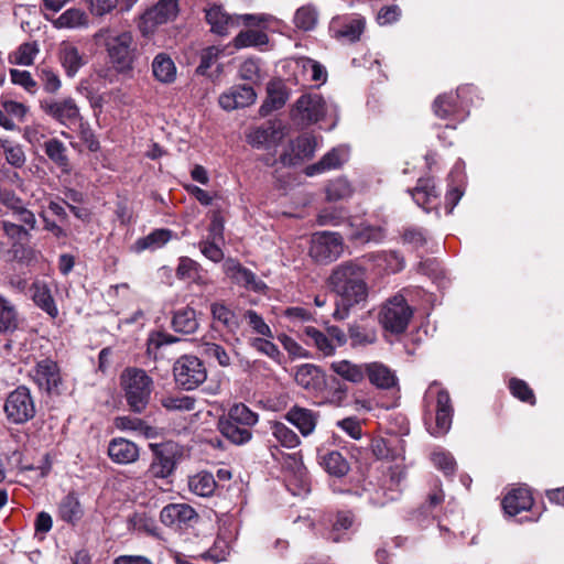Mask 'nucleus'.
<instances>
[{"instance_id":"obj_1","label":"nucleus","mask_w":564,"mask_h":564,"mask_svg":"<svg viewBox=\"0 0 564 564\" xmlns=\"http://www.w3.org/2000/svg\"><path fill=\"white\" fill-rule=\"evenodd\" d=\"M328 285L338 297L333 313L337 321L347 318L350 308L366 302L368 296L366 270L356 261L336 265L328 278Z\"/></svg>"},{"instance_id":"obj_2","label":"nucleus","mask_w":564,"mask_h":564,"mask_svg":"<svg viewBox=\"0 0 564 564\" xmlns=\"http://www.w3.org/2000/svg\"><path fill=\"white\" fill-rule=\"evenodd\" d=\"M95 41L106 47L110 62L119 73L132 70L137 57V46L131 32H115L110 28L100 29Z\"/></svg>"},{"instance_id":"obj_3","label":"nucleus","mask_w":564,"mask_h":564,"mask_svg":"<svg viewBox=\"0 0 564 564\" xmlns=\"http://www.w3.org/2000/svg\"><path fill=\"white\" fill-rule=\"evenodd\" d=\"M120 384L130 410L142 413L153 391V380L145 370L129 367L120 376Z\"/></svg>"},{"instance_id":"obj_4","label":"nucleus","mask_w":564,"mask_h":564,"mask_svg":"<svg viewBox=\"0 0 564 564\" xmlns=\"http://www.w3.org/2000/svg\"><path fill=\"white\" fill-rule=\"evenodd\" d=\"M413 308L403 295L397 294L384 302L379 312V323L382 328L392 334H403L413 317Z\"/></svg>"},{"instance_id":"obj_5","label":"nucleus","mask_w":564,"mask_h":564,"mask_svg":"<svg viewBox=\"0 0 564 564\" xmlns=\"http://www.w3.org/2000/svg\"><path fill=\"white\" fill-rule=\"evenodd\" d=\"M424 402L429 409L435 404V427L431 431V434L434 436L445 435L452 426L454 413L448 392L437 382H433L425 392Z\"/></svg>"},{"instance_id":"obj_6","label":"nucleus","mask_w":564,"mask_h":564,"mask_svg":"<svg viewBox=\"0 0 564 564\" xmlns=\"http://www.w3.org/2000/svg\"><path fill=\"white\" fill-rule=\"evenodd\" d=\"M344 252V239L338 232L317 231L311 237L310 257L319 264L337 260Z\"/></svg>"},{"instance_id":"obj_7","label":"nucleus","mask_w":564,"mask_h":564,"mask_svg":"<svg viewBox=\"0 0 564 564\" xmlns=\"http://www.w3.org/2000/svg\"><path fill=\"white\" fill-rule=\"evenodd\" d=\"M175 382L184 390H194L207 378L203 361L193 355L181 356L173 366Z\"/></svg>"},{"instance_id":"obj_8","label":"nucleus","mask_w":564,"mask_h":564,"mask_svg":"<svg viewBox=\"0 0 564 564\" xmlns=\"http://www.w3.org/2000/svg\"><path fill=\"white\" fill-rule=\"evenodd\" d=\"M4 413L13 424H23L34 417L35 404L26 387H18L8 394L4 402Z\"/></svg>"},{"instance_id":"obj_9","label":"nucleus","mask_w":564,"mask_h":564,"mask_svg":"<svg viewBox=\"0 0 564 564\" xmlns=\"http://www.w3.org/2000/svg\"><path fill=\"white\" fill-rule=\"evenodd\" d=\"M326 115V102L318 94L302 95L295 102L291 116L301 126H310Z\"/></svg>"},{"instance_id":"obj_10","label":"nucleus","mask_w":564,"mask_h":564,"mask_svg":"<svg viewBox=\"0 0 564 564\" xmlns=\"http://www.w3.org/2000/svg\"><path fill=\"white\" fill-rule=\"evenodd\" d=\"M178 13V0H159L141 17L139 29L143 35L154 32L155 28L173 21Z\"/></svg>"},{"instance_id":"obj_11","label":"nucleus","mask_w":564,"mask_h":564,"mask_svg":"<svg viewBox=\"0 0 564 564\" xmlns=\"http://www.w3.org/2000/svg\"><path fill=\"white\" fill-rule=\"evenodd\" d=\"M30 377L41 391L48 394L59 393L62 376L56 361L50 358L37 361L30 370Z\"/></svg>"},{"instance_id":"obj_12","label":"nucleus","mask_w":564,"mask_h":564,"mask_svg":"<svg viewBox=\"0 0 564 564\" xmlns=\"http://www.w3.org/2000/svg\"><path fill=\"white\" fill-rule=\"evenodd\" d=\"M41 109L65 127H70L80 119L79 108L70 97L63 99H45L41 101Z\"/></svg>"},{"instance_id":"obj_13","label":"nucleus","mask_w":564,"mask_h":564,"mask_svg":"<svg viewBox=\"0 0 564 564\" xmlns=\"http://www.w3.org/2000/svg\"><path fill=\"white\" fill-rule=\"evenodd\" d=\"M316 140L314 137L302 135L291 142L288 150H285L280 161L283 165H296L303 160L311 159L315 152Z\"/></svg>"},{"instance_id":"obj_14","label":"nucleus","mask_w":564,"mask_h":564,"mask_svg":"<svg viewBox=\"0 0 564 564\" xmlns=\"http://www.w3.org/2000/svg\"><path fill=\"white\" fill-rule=\"evenodd\" d=\"M295 382L311 393H318L326 387L324 371L312 364H304L296 368L294 373Z\"/></svg>"},{"instance_id":"obj_15","label":"nucleus","mask_w":564,"mask_h":564,"mask_svg":"<svg viewBox=\"0 0 564 564\" xmlns=\"http://www.w3.org/2000/svg\"><path fill=\"white\" fill-rule=\"evenodd\" d=\"M0 203L12 212V216L25 224L29 228L36 229V217L28 209L23 200L11 189L0 188Z\"/></svg>"},{"instance_id":"obj_16","label":"nucleus","mask_w":564,"mask_h":564,"mask_svg":"<svg viewBox=\"0 0 564 564\" xmlns=\"http://www.w3.org/2000/svg\"><path fill=\"white\" fill-rule=\"evenodd\" d=\"M29 107L23 102L9 99L7 97L0 98V127L8 131L18 130V122H24Z\"/></svg>"},{"instance_id":"obj_17","label":"nucleus","mask_w":564,"mask_h":564,"mask_svg":"<svg viewBox=\"0 0 564 564\" xmlns=\"http://www.w3.org/2000/svg\"><path fill=\"white\" fill-rule=\"evenodd\" d=\"M256 93L251 86H234L219 97V105L225 110H235L250 106L256 100Z\"/></svg>"},{"instance_id":"obj_18","label":"nucleus","mask_w":564,"mask_h":564,"mask_svg":"<svg viewBox=\"0 0 564 564\" xmlns=\"http://www.w3.org/2000/svg\"><path fill=\"white\" fill-rule=\"evenodd\" d=\"M318 417L317 412L299 405L292 406L285 413V420L294 425L304 437L315 431Z\"/></svg>"},{"instance_id":"obj_19","label":"nucleus","mask_w":564,"mask_h":564,"mask_svg":"<svg viewBox=\"0 0 564 564\" xmlns=\"http://www.w3.org/2000/svg\"><path fill=\"white\" fill-rule=\"evenodd\" d=\"M196 517V511L186 503L167 505L160 513L162 523L172 528H182V525L187 524Z\"/></svg>"},{"instance_id":"obj_20","label":"nucleus","mask_w":564,"mask_h":564,"mask_svg":"<svg viewBox=\"0 0 564 564\" xmlns=\"http://www.w3.org/2000/svg\"><path fill=\"white\" fill-rule=\"evenodd\" d=\"M175 469V451L165 445L154 449V458L149 467V474L154 478H166Z\"/></svg>"},{"instance_id":"obj_21","label":"nucleus","mask_w":564,"mask_h":564,"mask_svg":"<svg viewBox=\"0 0 564 564\" xmlns=\"http://www.w3.org/2000/svg\"><path fill=\"white\" fill-rule=\"evenodd\" d=\"M364 29L365 20L359 17L345 19L343 22L339 19H334L330 24L334 36L347 43L358 41Z\"/></svg>"},{"instance_id":"obj_22","label":"nucleus","mask_w":564,"mask_h":564,"mask_svg":"<svg viewBox=\"0 0 564 564\" xmlns=\"http://www.w3.org/2000/svg\"><path fill=\"white\" fill-rule=\"evenodd\" d=\"M366 376L370 383L378 389L390 390L398 387V378L394 371L382 362L366 364Z\"/></svg>"},{"instance_id":"obj_23","label":"nucleus","mask_w":564,"mask_h":564,"mask_svg":"<svg viewBox=\"0 0 564 564\" xmlns=\"http://www.w3.org/2000/svg\"><path fill=\"white\" fill-rule=\"evenodd\" d=\"M108 455L113 463L127 465L139 458V447L131 441L118 437L110 441Z\"/></svg>"},{"instance_id":"obj_24","label":"nucleus","mask_w":564,"mask_h":564,"mask_svg":"<svg viewBox=\"0 0 564 564\" xmlns=\"http://www.w3.org/2000/svg\"><path fill=\"white\" fill-rule=\"evenodd\" d=\"M348 156L349 149L346 145L334 148L327 152L317 163L307 166L306 174L308 176H313L325 171L337 169L348 160Z\"/></svg>"},{"instance_id":"obj_25","label":"nucleus","mask_w":564,"mask_h":564,"mask_svg":"<svg viewBox=\"0 0 564 564\" xmlns=\"http://www.w3.org/2000/svg\"><path fill=\"white\" fill-rule=\"evenodd\" d=\"M58 58L68 77H74L86 64V57L69 42H63L58 48Z\"/></svg>"},{"instance_id":"obj_26","label":"nucleus","mask_w":564,"mask_h":564,"mask_svg":"<svg viewBox=\"0 0 564 564\" xmlns=\"http://www.w3.org/2000/svg\"><path fill=\"white\" fill-rule=\"evenodd\" d=\"M226 270L236 283L245 286L246 289L260 292L265 288L264 282L259 280L252 271L236 261H227Z\"/></svg>"},{"instance_id":"obj_27","label":"nucleus","mask_w":564,"mask_h":564,"mask_svg":"<svg viewBox=\"0 0 564 564\" xmlns=\"http://www.w3.org/2000/svg\"><path fill=\"white\" fill-rule=\"evenodd\" d=\"M268 97L260 107V115L265 117L273 110L282 108L288 98L289 93L285 85L281 80H272L267 87Z\"/></svg>"},{"instance_id":"obj_28","label":"nucleus","mask_w":564,"mask_h":564,"mask_svg":"<svg viewBox=\"0 0 564 564\" xmlns=\"http://www.w3.org/2000/svg\"><path fill=\"white\" fill-rule=\"evenodd\" d=\"M532 503L531 492L524 487L511 490L502 500L503 510L510 516H516L523 510L530 509Z\"/></svg>"},{"instance_id":"obj_29","label":"nucleus","mask_w":564,"mask_h":564,"mask_svg":"<svg viewBox=\"0 0 564 564\" xmlns=\"http://www.w3.org/2000/svg\"><path fill=\"white\" fill-rule=\"evenodd\" d=\"M44 152L62 173L69 174L72 172V164L67 155V148L61 140L52 138L45 141Z\"/></svg>"},{"instance_id":"obj_30","label":"nucleus","mask_w":564,"mask_h":564,"mask_svg":"<svg viewBox=\"0 0 564 564\" xmlns=\"http://www.w3.org/2000/svg\"><path fill=\"white\" fill-rule=\"evenodd\" d=\"M1 227L7 238L11 241L13 254L18 256V248L22 247L24 243H29L31 239V231L33 229L29 228L23 223L17 224L9 220H2Z\"/></svg>"},{"instance_id":"obj_31","label":"nucleus","mask_w":564,"mask_h":564,"mask_svg":"<svg viewBox=\"0 0 564 564\" xmlns=\"http://www.w3.org/2000/svg\"><path fill=\"white\" fill-rule=\"evenodd\" d=\"M330 369L351 383H360L366 377V364L358 365L346 359L333 361Z\"/></svg>"},{"instance_id":"obj_32","label":"nucleus","mask_w":564,"mask_h":564,"mask_svg":"<svg viewBox=\"0 0 564 564\" xmlns=\"http://www.w3.org/2000/svg\"><path fill=\"white\" fill-rule=\"evenodd\" d=\"M172 238V231L170 229H155L149 235L139 238L132 246V250L135 252H142L145 250H156L165 246Z\"/></svg>"},{"instance_id":"obj_33","label":"nucleus","mask_w":564,"mask_h":564,"mask_svg":"<svg viewBox=\"0 0 564 564\" xmlns=\"http://www.w3.org/2000/svg\"><path fill=\"white\" fill-rule=\"evenodd\" d=\"M305 343L314 346L325 357L333 356L336 346L332 343L326 334L313 326H304L302 329Z\"/></svg>"},{"instance_id":"obj_34","label":"nucleus","mask_w":564,"mask_h":564,"mask_svg":"<svg viewBox=\"0 0 564 564\" xmlns=\"http://www.w3.org/2000/svg\"><path fill=\"white\" fill-rule=\"evenodd\" d=\"M32 299L34 303L51 317H56L58 310L46 283L36 281L32 284Z\"/></svg>"},{"instance_id":"obj_35","label":"nucleus","mask_w":564,"mask_h":564,"mask_svg":"<svg viewBox=\"0 0 564 564\" xmlns=\"http://www.w3.org/2000/svg\"><path fill=\"white\" fill-rule=\"evenodd\" d=\"M220 433L236 445H242L251 440V431L241 424L231 422L228 419L219 421Z\"/></svg>"},{"instance_id":"obj_36","label":"nucleus","mask_w":564,"mask_h":564,"mask_svg":"<svg viewBox=\"0 0 564 564\" xmlns=\"http://www.w3.org/2000/svg\"><path fill=\"white\" fill-rule=\"evenodd\" d=\"M172 327L177 333H195L198 328L195 310L188 306L177 310L172 318Z\"/></svg>"},{"instance_id":"obj_37","label":"nucleus","mask_w":564,"mask_h":564,"mask_svg":"<svg viewBox=\"0 0 564 564\" xmlns=\"http://www.w3.org/2000/svg\"><path fill=\"white\" fill-rule=\"evenodd\" d=\"M19 327V313L15 305L0 294V333H13Z\"/></svg>"},{"instance_id":"obj_38","label":"nucleus","mask_w":564,"mask_h":564,"mask_svg":"<svg viewBox=\"0 0 564 564\" xmlns=\"http://www.w3.org/2000/svg\"><path fill=\"white\" fill-rule=\"evenodd\" d=\"M318 459L329 475L343 477L349 471V464L337 451L319 454Z\"/></svg>"},{"instance_id":"obj_39","label":"nucleus","mask_w":564,"mask_h":564,"mask_svg":"<svg viewBox=\"0 0 564 564\" xmlns=\"http://www.w3.org/2000/svg\"><path fill=\"white\" fill-rule=\"evenodd\" d=\"M152 72L154 77L161 83H172L176 77L175 64L165 53H160L154 57Z\"/></svg>"},{"instance_id":"obj_40","label":"nucleus","mask_w":564,"mask_h":564,"mask_svg":"<svg viewBox=\"0 0 564 564\" xmlns=\"http://www.w3.org/2000/svg\"><path fill=\"white\" fill-rule=\"evenodd\" d=\"M414 202L425 209L438 197L434 182L431 178H420L413 191L410 192Z\"/></svg>"},{"instance_id":"obj_41","label":"nucleus","mask_w":564,"mask_h":564,"mask_svg":"<svg viewBox=\"0 0 564 564\" xmlns=\"http://www.w3.org/2000/svg\"><path fill=\"white\" fill-rule=\"evenodd\" d=\"M210 312L214 321L223 325L228 333L235 334L238 330L240 326L238 316L224 303L212 304Z\"/></svg>"},{"instance_id":"obj_42","label":"nucleus","mask_w":564,"mask_h":564,"mask_svg":"<svg viewBox=\"0 0 564 564\" xmlns=\"http://www.w3.org/2000/svg\"><path fill=\"white\" fill-rule=\"evenodd\" d=\"M216 486L213 474L207 471L198 473L188 479L189 490L199 497H210L215 492Z\"/></svg>"},{"instance_id":"obj_43","label":"nucleus","mask_w":564,"mask_h":564,"mask_svg":"<svg viewBox=\"0 0 564 564\" xmlns=\"http://www.w3.org/2000/svg\"><path fill=\"white\" fill-rule=\"evenodd\" d=\"M206 21L212 28L214 33L225 35L228 32L229 25L234 24V20L229 17L221 7L213 6L205 10Z\"/></svg>"},{"instance_id":"obj_44","label":"nucleus","mask_w":564,"mask_h":564,"mask_svg":"<svg viewBox=\"0 0 564 564\" xmlns=\"http://www.w3.org/2000/svg\"><path fill=\"white\" fill-rule=\"evenodd\" d=\"M59 518L67 523H76L83 517V509L76 496H65L58 507Z\"/></svg>"},{"instance_id":"obj_45","label":"nucleus","mask_w":564,"mask_h":564,"mask_svg":"<svg viewBox=\"0 0 564 564\" xmlns=\"http://www.w3.org/2000/svg\"><path fill=\"white\" fill-rule=\"evenodd\" d=\"M458 91L456 94L449 93L440 95L433 104L434 113L442 119L455 115L458 109Z\"/></svg>"},{"instance_id":"obj_46","label":"nucleus","mask_w":564,"mask_h":564,"mask_svg":"<svg viewBox=\"0 0 564 564\" xmlns=\"http://www.w3.org/2000/svg\"><path fill=\"white\" fill-rule=\"evenodd\" d=\"M0 148L4 153L6 161L13 167L19 169L25 164L26 155L21 144L3 139L0 140Z\"/></svg>"},{"instance_id":"obj_47","label":"nucleus","mask_w":564,"mask_h":564,"mask_svg":"<svg viewBox=\"0 0 564 564\" xmlns=\"http://www.w3.org/2000/svg\"><path fill=\"white\" fill-rule=\"evenodd\" d=\"M271 431L274 438L286 448H295L301 443L297 434L282 422H273Z\"/></svg>"},{"instance_id":"obj_48","label":"nucleus","mask_w":564,"mask_h":564,"mask_svg":"<svg viewBox=\"0 0 564 564\" xmlns=\"http://www.w3.org/2000/svg\"><path fill=\"white\" fill-rule=\"evenodd\" d=\"M227 419L231 422L247 426L250 430L251 426L257 424L258 414L252 412L243 403H239L230 408Z\"/></svg>"},{"instance_id":"obj_49","label":"nucleus","mask_w":564,"mask_h":564,"mask_svg":"<svg viewBox=\"0 0 564 564\" xmlns=\"http://www.w3.org/2000/svg\"><path fill=\"white\" fill-rule=\"evenodd\" d=\"M352 195V187L346 178H336L326 187V197L330 202L347 199Z\"/></svg>"},{"instance_id":"obj_50","label":"nucleus","mask_w":564,"mask_h":564,"mask_svg":"<svg viewBox=\"0 0 564 564\" xmlns=\"http://www.w3.org/2000/svg\"><path fill=\"white\" fill-rule=\"evenodd\" d=\"M317 18V12L313 7H301L295 12L294 24L300 30L311 31L315 28Z\"/></svg>"},{"instance_id":"obj_51","label":"nucleus","mask_w":564,"mask_h":564,"mask_svg":"<svg viewBox=\"0 0 564 564\" xmlns=\"http://www.w3.org/2000/svg\"><path fill=\"white\" fill-rule=\"evenodd\" d=\"M267 43V34L257 30L240 32L235 39V44L238 48L247 46H261Z\"/></svg>"},{"instance_id":"obj_52","label":"nucleus","mask_w":564,"mask_h":564,"mask_svg":"<svg viewBox=\"0 0 564 564\" xmlns=\"http://www.w3.org/2000/svg\"><path fill=\"white\" fill-rule=\"evenodd\" d=\"M202 354L209 359H215L221 367H228L231 364L230 357L226 349L216 343L203 344Z\"/></svg>"},{"instance_id":"obj_53","label":"nucleus","mask_w":564,"mask_h":564,"mask_svg":"<svg viewBox=\"0 0 564 564\" xmlns=\"http://www.w3.org/2000/svg\"><path fill=\"white\" fill-rule=\"evenodd\" d=\"M432 462L437 469L444 473L445 476H452L456 471V460L448 452H434L432 454Z\"/></svg>"},{"instance_id":"obj_54","label":"nucleus","mask_w":564,"mask_h":564,"mask_svg":"<svg viewBox=\"0 0 564 564\" xmlns=\"http://www.w3.org/2000/svg\"><path fill=\"white\" fill-rule=\"evenodd\" d=\"M59 28H78L87 24L86 14L78 9H68L56 21Z\"/></svg>"},{"instance_id":"obj_55","label":"nucleus","mask_w":564,"mask_h":564,"mask_svg":"<svg viewBox=\"0 0 564 564\" xmlns=\"http://www.w3.org/2000/svg\"><path fill=\"white\" fill-rule=\"evenodd\" d=\"M509 389L512 395L520 401L528 402L531 405L535 404V395L525 381L512 378L509 382Z\"/></svg>"},{"instance_id":"obj_56","label":"nucleus","mask_w":564,"mask_h":564,"mask_svg":"<svg viewBox=\"0 0 564 564\" xmlns=\"http://www.w3.org/2000/svg\"><path fill=\"white\" fill-rule=\"evenodd\" d=\"M196 400L188 395L166 397L162 400V405L167 410L192 411L195 408Z\"/></svg>"},{"instance_id":"obj_57","label":"nucleus","mask_w":564,"mask_h":564,"mask_svg":"<svg viewBox=\"0 0 564 564\" xmlns=\"http://www.w3.org/2000/svg\"><path fill=\"white\" fill-rule=\"evenodd\" d=\"M245 318L248 321V324L257 334L262 335L267 338H273V334L270 326L256 311L248 310L245 313Z\"/></svg>"},{"instance_id":"obj_58","label":"nucleus","mask_w":564,"mask_h":564,"mask_svg":"<svg viewBox=\"0 0 564 564\" xmlns=\"http://www.w3.org/2000/svg\"><path fill=\"white\" fill-rule=\"evenodd\" d=\"M39 53L35 43H23L14 54V62L19 65H31Z\"/></svg>"},{"instance_id":"obj_59","label":"nucleus","mask_w":564,"mask_h":564,"mask_svg":"<svg viewBox=\"0 0 564 564\" xmlns=\"http://www.w3.org/2000/svg\"><path fill=\"white\" fill-rule=\"evenodd\" d=\"M10 76L13 84L23 87L28 93L34 94L36 91V82L32 78L30 72L11 69Z\"/></svg>"},{"instance_id":"obj_60","label":"nucleus","mask_w":564,"mask_h":564,"mask_svg":"<svg viewBox=\"0 0 564 564\" xmlns=\"http://www.w3.org/2000/svg\"><path fill=\"white\" fill-rule=\"evenodd\" d=\"M354 523V517L350 512H338L336 521L333 524V531L329 539L334 542H339L341 539L338 534L341 530H348Z\"/></svg>"},{"instance_id":"obj_61","label":"nucleus","mask_w":564,"mask_h":564,"mask_svg":"<svg viewBox=\"0 0 564 564\" xmlns=\"http://www.w3.org/2000/svg\"><path fill=\"white\" fill-rule=\"evenodd\" d=\"M40 79L44 90L50 94H54L61 88L59 77L48 67H43L40 69Z\"/></svg>"},{"instance_id":"obj_62","label":"nucleus","mask_w":564,"mask_h":564,"mask_svg":"<svg viewBox=\"0 0 564 564\" xmlns=\"http://www.w3.org/2000/svg\"><path fill=\"white\" fill-rule=\"evenodd\" d=\"M221 50L216 46L205 48L200 55V63L197 67V73L206 75L208 68L218 59Z\"/></svg>"},{"instance_id":"obj_63","label":"nucleus","mask_w":564,"mask_h":564,"mask_svg":"<svg viewBox=\"0 0 564 564\" xmlns=\"http://www.w3.org/2000/svg\"><path fill=\"white\" fill-rule=\"evenodd\" d=\"M221 242L203 240L199 242L200 252L213 262H220L224 259V252L219 247Z\"/></svg>"},{"instance_id":"obj_64","label":"nucleus","mask_w":564,"mask_h":564,"mask_svg":"<svg viewBox=\"0 0 564 564\" xmlns=\"http://www.w3.org/2000/svg\"><path fill=\"white\" fill-rule=\"evenodd\" d=\"M401 17V9L397 4L382 7L378 14L377 21L380 25H389L397 22Z\"/></svg>"}]
</instances>
